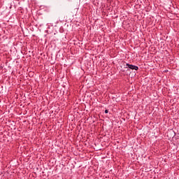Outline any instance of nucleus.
I'll use <instances>...</instances> for the list:
<instances>
[{"label":"nucleus","mask_w":179,"mask_h":179,"mask_svg":"<svg viewBox=\"0 0 179 179\" xmlns=\"http://www.w3.org/2000/svg\"><path fill=\"white\" fill-rule=\"evenodd\" d=\"M126 66H127L129 69H132L134 71H138V69H139V67H138V66L129 64L128 63L126 64Z\"/></svg>","instance_id":"1"},{"label":"nucleus","mask_w":179,"mask_h":179,"mask_svg":"<svg viewBox=\"0 0 179 179\" xmlns=\"http://www.w3.org/2000/svg\"><path fill=\"white\" fill-rule=\"evenodd\" d=\"M105 114H108V110H105Z\"/></svg>","instance_id":"2"}]
</instances>
